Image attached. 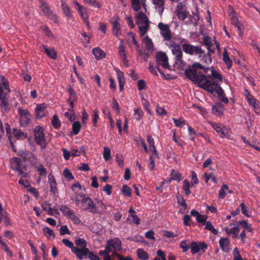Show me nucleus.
<instances>
[{
  "mask_svg": "<svg viewBox=\"0 0 260 260\" xmlns=\"http://www.w3.org/2000/svg\"><path fill=\"white\" fill-rule=\"evenodd\" d=\"M203 69L205 73H207L208 68H204L199 62H194L191 67L185 71L186 76L191 80L194 84H197L199 86L207 91L213 93L216 92L217 94H222L223 89L220 86H216L214 88L215 82L206 78V75H203L200 70Z\"/></svg>",
  "mask_w": 260,
  "mask_h": 260,
  "instance_id": "nucleus-1",
  "label": "nucleus"
},
{
  "mask_svg": "<svg viewBox=\"0 0 260 260\" xmlns=\"http://www.w3.org/2000/svg\"><path fill=\"white\" fill-rule=\"evenodd\" d=\"M71 199L73 200L76 206L82 210L91 213H97V208L92 200L84 194L78 193L74 199L72 198H71Z\"/></svg>",
  "mask_w": 260,
  "mask_h": 260,
  "instance_id": "nucleus-2",
  "label": "nucleus"
},
{
  "mask_svg": "<svg viewBox=\"0 0 260 260\" xmlns=\"http://www.w3.org/2000/svg\"><path fill=\"white\" fill-rule=\"evenodd\" d=\"M165 44L171 50L175 56V64L177 68L182 69L185 67L186 63L183 59V53L180 45L172 40L166 42Z\"/></svg>",
  "mask_w": 260,
  "mask_h": 260,
  "instance_id": "nucleus-3",
  "label": "nucleus"
},
{
  "mask_svg": "<svg viewBox=\"0 0 260 260\" xmlns=\"http://www.w3.org/2000/svg\"><path fill=\"white\" fill-rule=\"evenodd\" d=\"M0 85L8 92L11 90L9 86L8 80L3 75L0 76ZM4 90L0 86V109L2 112H6L9 110L8 103L5 98L3 97Z\"/></svg>",
  "mask_w": 260,
  "mask_h": 260,
  "instance_id": "nucleus-4",
  "label": "nucleus"
},
{
  "mask_svg": "<svg viewBox=\"0 0 260 260\" xmlns=\"http://www.w3.org/2000/svg\"><path fill=\"white\" fill-rule=\"evenodd\" d=\"M137 24L138 26L140 35L144 37L149 28L150 22L145 14L139 12L136 16Z\"/></svg>",
  "mask_w": 260,
  "mask_h": 260,
  "instance_id": "nucleus-5",
  "label": "nucleus"
},
{
  "mask_svg": "<svg viewBox=\"0 0 260 260\" xmlns=\"http://www.w3.org/2000/svg\"><path fill=\"white\" fill-rule=\"evenodd\" d=\"M157 27L159 30V34L165 43L173 40L172 32L169 24L161 22L158 23Z\"/></svg>",
  "mask_w": 260,
  "mask_h": 260,
  "instance_id": "nucleus-6",
  "label": "nucleus"
},
{
  "mask_svg": "<svg viewBox=\"0 0 260 260\" xmlns=\"http://www.w3.org/2000/svg\"><path fill=\"white\" fill-rule=\"evenodd\" d=\"M34 133L36 143L40 145L42 149H45L46 147V140L43 127L39 125L36 126L34 129Z\"/></svg>",
  "mask_w": 260,
  "mask_h": 260,
  "instance_id": "nucleus-7",
  "label": "nucleus"
},
{
  "mask_svg": "<svg viewBox=\"0 0 260 260\" xmlns=\"http://www.w3.org/2000/svg\"><path fill=\"white\" fill-rule=\"evenodd\" d=\"M156 63L157 70L161 74L162 73L159 69L160 66H161L164 69H169L170 68V66L168 62V57L165 52H159L157 53Z\"/></svg>",
  "mask_w": 260,
  "mask_h": 260,
  "instance_id": "nucleus-8",
  "label": "nucleus"
},
{
  "mask_svg": "<svg viewBox=\"0 0 260 260\" xmlns=\"http://www.w3.org/2000/svg\"><path fill=\"white\" fill-rule=\"evenodd\" d=\"M182 48L185 53L191 55H201L204 53V51L199 46H193L189 43L183 44Z\"/></svg>",
  "mask_w": 260,
  "mask_h": 260,
  "instance_id": "nucleus-9",
  "label": "nucleus"
},
{
  "mask_svg": "<svg viewBox=\"0 0 260 260\" xmlns=\"http://www.w3.org/2000/svg\"><path fill=\"white\" fill-rule=\"evenodd\" d=\"M110 23L112 25V34L113 35L116 37L121 36L122 30L119 18L117 16L114 15L111 19Z\"/></svg>",
  "mask_w": 260,
  "mask_h": 260,
  "instance_id": "nucleus-10",
  "label": "nucleus"
},
{
  "mask_svg": "<svg viewBox=\"0 0 260 260\" xmlns=\"http://www.w3.org/2000/svg\"><path fill=\"white\" fill-rule=\"evenodd\" d=\"M126 41L128 43V47L131 49H132L134 46L140 55L142 54V51L140 48L139 43L136 39V36L134 33L133 32L127 33Z\"/></svg>",
  "mask_w": 260,
  "mask_h": 260,
  "instance_id": "nucleus-11",
  "label": "nucleus"
},
{
  "mask_svg": "<svg viewBox=\"0 0 260 260\" xmlns=\"http://www.w3.org/2000/svg\"><path fill=\"white\" fill-rule=\"evenodd\" d=\"M210 125L216 131L217 133L220 134L222 138H229L230 136V130L222 124H218L214 122H209Z\"/></svg>",
  "mask_w": 260,
  "mask_h": 260,
  "instance_id": "nucleus-12",
  "label": "nucleus"
},
{
  "mask_svg": "<svg viewBox=\"0 0 260 260\" xmlns=\"http://www.w3.org/2000/svg\"><path fill=\"white\" fill-rule=\"evenodd\" d=\"M207 244L204 242H192L190 244V249L192 254H194L201 250H203V252H205V250L207 249Z\"/></svg>",
  "mask_w": 260,
  "mask_h": 260,
  "instance_id": "nucleus-13",
  "label": "nucleus"
},
{
  "mask_svg": "<svg viewBox=\"0 0 260 260\" xmlns=\"http://www.w3.org/2000/svg\"><path fill=\"white\" fill-rule=\"evenodd\" d=\"M73 5L74 6V8L79 12L81 17L83 19L84 21L89 19L87 9L81 5L76 0H74L73 1Z\"/></svg>",
  "mask_w": 260,
  "mask_h": 260,
  "instance_id": "nucleus-14",
  "label": "nucleus"
},
{
  "mask_svg": "<svg viewBox=\"0 0 260 260\" xmlns=\"http://www.w3.org/2000/svg\"><path fill=\"white\" fill-rule=\"evenodd\" d=\"M106 246L109 249H113L114 251H120L122 249L121 242L117 238L107 240Z\"/></svg>",
  "mask_w": 260,
  "mask_h": 260,
  "instance_id": "nucleus-15",
  "label": "nucleus"
},
{
  "mask_svg": "<svg viewBox=\"0 0 260 260\" xmlns=\"http://www.w3.org/2000/svg\"><path fill=\"white\" fill-rule=\"evenodd\" d=\"M210 71L211 74L206 76V78H209V80L215 82V84L213 87L214 88H216V86H219L217 83V82L222 81V76L213 69H211Z\"/></svg>",
  "mask_w": 260,
  "mask_h": 260,
  "instance_id": "nucleus-16",
  "label": "nucleus"
},
{
  "mask_svg": "<svg viewBox=\"0 0 260 260\" xmlns=\"http://www.w3.org/2000/svg\"><path fill=\"white\" fill-rule=\"evenodd\" d=\"M41 11L46 16L53 20L55 22H57V17L55 14H53L49 9L48 6L43 1H41V5L40 6Z\"/></svg>",
  "mask_w": 260,
  "mask_h": 260,
  "instance_id": "nucleus-17",
  "label": "nucleus"
},
{
  "mask_svg": "<svg viewBox=\"0 0 260 260\" xmlns=\"http://www.w3.org/2000/svg\"><path fill=\"white\" fill-rule=\"evenodd\" d=\"M156 12L161 16L165 9V0H151Z\"/></svg>",
  "mask_w": 260,
  "mask_h": 260,
  "instance_id": "nucleus-18",
  "label": "nucleus"
},
{
  "mask_svg": "<svg viewBox=\"0 0 260 260\" xmlns=\"http://www.w3.org/2000/svg\"><path fill=\"white\" fill-rule=\"evenodd\" d=\"M230 240L228 238H220L219 240V244L221 249L226 253L230 251Z\"/></svg>",
  "mask_w": 260,
  "mask_h": 260,
  "instance_id": "nucleus-19",
  "label": "nucleus"
},
{
  "mask_svg": "<svg viewBox=\"0 0 260 260\" xmlns=\"http://www.w3.org/2000/svg\"><path fill=\"white\" fill-rule=\"evenodd\" d=\"M236 223H237L236 226L232 228H229V227L226 226L225 227L224 229V231L226 233V235H230L232 234V237L234 239H236L238 238V234L240 231V228L238 224V222L236 221Z\"/></svg>",
  "mask_w": 260,
  "mask_h": 260,
  "instance_id": "nucleus-20",
  "label": "nucleus"
},
{
  "mask_svg": "<svg viewBox=\"0 0 260 260\" xmlns=\"http://www.w3.org/2000/svg\"><path fill=\"white\" fill-rule=\"evenodd\" d=\"M18 155L23 158L24 161H28L32 162L37 160L36 156L30 152L20 150L18 152Z\"/></svg>",
  "mask_w": 260,
  "mask_h": 260,
  "instance_id": "nucleus-21",
  "label": "nucleus"
},
{
  "mask_svg": "<svg viewBox=\"0 0 260 260\" xmlns=\"http://www.w3.org/2000/svg\"><path fill=\"white\" fill-rule=\"evenodd\" d=\"M72 252L76 255L79 259H82L88 255V253H89V250L87 248H79L76 247L74 248Z\"/></svg>",
  "mask_w": 260,
  "mask_h": 260,
  "instance_id": "nucleus-22",
  "label": "nucleus"
},
{
  "mask_svg": "<svg viewBox=\"0 0 260 260\" xmlns=\"http://www.w3.org/2000/svg\"><path fill=\"white\" fill-rule=\"evenodd\" d=\"M47 106L45 104L38 105L35 108L36 117L38 119H41L45 116V110Z\"/></svg>",
  "mask_w": 260,
  "mask_h": 260,
  "instance_id": "nucleus-23",
  "label": "nucleus"
},
{
  "mask_svg": "<svg viewBox=\"0 0 260 260\" xmlns=\"http://www.w3.org/2000/svg\"><path fill=\"white\" fill-rule=\"evenodd\" d=\"M61 8L63 11V13L65 15L67 18L68 19H70L71 18L73 17V12L71 8L64 1V0H61Z\"/></svg>",
  "mask_w": 260,
  "mask_h": 260,
  "instance_id": "nucleus-24",
  "label": "nucleus"
},
{
  "mask_svg": "<svg viewBox=\"0 0 260 260\" xmlns=\"http://www.w3.org/2000/svg\"><path fill=\"white\" fill-rule=\"evenodd\" d=\"M115 71L116 72L117 80L119 83V90L120 91H122L123 89L124 85L125 83V78L124 76V74L117 68L115 69Z\"/></svg>",
  "mask_w": 260,
  "mask_h": 260,
  "instance_id": "nucleus-25",
  "label": "nucleus"
},
{
  "mask_svg": "<svg viewBox=\"0 0 260 260\" xmlns=\"http://www.w3.org/2000/svg\"><path fill=\"white\" fill-rule=\"evenodd\" d=\"M47 55L53 59H56L57 53L53 48H47L45 45L42 44L41 47Z\"/></svg>",
  "mask_w": 260,
  "mask_h": 260,
  "instance_id": "nucleus-26",
  "label": "nucleus"
},
{
  "mask_svg": "<svg viewBox=\"0 0 260 260\" xmlns=\"http://www.w3.org/2000/svg\"><path fill=\"white\" fill-rule=\"evenodd\" d=\"M11 168L14 170H19L22 166L20 158L18 157H13L10 161Z\"/></svg>",
  "mask_w": 260,
  "mask_h": 260,
  "instance_id": "nucleus-27",
  "label": "nucleus"
},
{
  "mask_svg": "<svg viewBox=\"0 0 260 260\" xmlns=\"http://www.w3.org/2000/svg\"><path fill=\"white\" fill-rule=\"evenodd\" d=\"M92 52L96 60L102 59L106 56V53L99 47L93 48Z\"/></svg>",
  "mask_w": 260,
  "mask_h": 260,
  "instance_id": "nucleus-28",
  "label": "nucleus"
},
{
  "mask_svg": "<svg viewBox=\"0 0 260 260\" xmlns=\"http://www.w3.org/2000/svg\"><path fill=\"white\" fill-rule=\"evenodd\" d=\"M142 43L145 45L146 49L149 51H153L154 50V46L152 40L146 36L142 40Z\"/></svg>",
  "mask_w": 260,
  "mask_h": 260,
  "instance_id": "nucleus-29",
  "label": "nucleus"
},
{
  "mask_svg": "<svg viewBox=\"0 0 260 260\" xmlns=\"http://www.w3.org/2000/svg\"><path fill=\"white\" fill-rule=\"evenodd\" d=\"M223 60L226 64L227 69H230L232 67L233 63L232 60L230 58L228 50L226 48L223 49Z\"/></svg>",
  "mask_w": 260,
  "mask_h": 260,
  "instance_id": "nucleus-30",
  "label": "nucleus"
},
{
  "mask_svg": "<svg viewBox=\"0 0 260 260\" xmlns=\"http://www.w3.org/2000/svg\"><path fill=\"white\" fill-rule=\"evenodd\" d=\"M48 181L49 183L51 191L55 193L57 191L56 180L54 176L49 174L48 176Z\"/></svg>",
  "mask_w": 260,
  "mask_h": 260,
  "instance_id": "nucleus-31",
  "label": "nucleus"
},
{
  "mask_svg": "<svg viewBox=\"0 0 260 260\" xmlns=\"http://www.w3.org/2000/svg\"><path fill=\"white\" fill-rule=\"evenodd\" d=\"M204 45L207 47V48L209 52L214 53V49L212 48V43L211 38L208 36H206L203 38Z\"/></svg>",
  "mask_w": 260,
  "mask_h": 260,
  "instance_id": "nucleus-32",
  "label": "nucleus"
},
{
  "mask_svg": "<svg viewBox=\"0 0 260 260\" xmlns=\"http://www.w3.org/2000/svg\"><path fill=\"white\" fill-rule=\"evenodd\" d=\"M57 210H59L60 212H61L62 214L63 215L68 217L71 213V212L73 211V210H71L70 208L64 205H59L57 207Z\"/></svg>",
  "mask_w": 260,
  "mask_h": 260,
  "instance_id": "nucleus-33",
  "label": "nucleus"
},
{
  "mask_svg": "<svg viewBox=\"0 0 260 260\" xmlns=\"http://www.w3.org/2000/svg\"><path fill=\"white\" fill-rule=\"evenodd\" d=\"M237 222L238 225L239 226H242L243 231H247L249 232H251L252 231V228H251V225L248 223V222L246 220H242Z\"/></svg>",
  "mask_w": 260,
  "mask_h": 260,
  "instance_id": "nucleus-34",
  "label": "nucleus"
},
{
  "mask_svg": "<svg viewBox=\"0 0 260 260\" xmlns=\"http://www.w3.org/2000/svg\"><path fill=\"white\" fill-rule=\"evenodd\" d=\"M127 221L129 223H134L137 225H139L140 223V219L136 214V213L128 215L127 218Z\"/></svg>",
  "mask_w": 260,
  "mask_h": 260,
  "instance_id": "nucleus-35",
  "label": "nucleus"
},
{
  "mask_svg": "<svg viewBox=\"0 0 260 260\" xmlns=\"http://www.w3.org/2000/svg\"><path fill=\"white\" fill-rule=\"evenodd\" d=\"M190 242L188 239L182 241L179 244L180 247L182 249L183 252H185L190 249Z\"/></svg>",
  "mask_w": 260,
  "mask_h": 260,
  "instance_id": "nucleus-36",
  "label": "nucleus"
},
{
  "mask_svg": "<svg viewBox=\"0 0 260 260\" xmlns=\"http://www.w3.org/2000/svg\"><path fill=\"white\" fill-rule=\"evenodd\" d=\"M190 184L188 180L187 179H185L183 181L182 189L186 196H188L191 193V191L190 190Z\"/></svg>",
  "mask_w": 260,
  "mask_h": 260,
  "instance_id": "nucleus-37",
  "label": "nucleus"
},
{
  "mask_svg": "<svg viewBox=\"0 0 260 260\" xmlns=\"http://www.w3.org/2000/svg\"><path fill=\"white\" fill-rule=\"evenodd\" d=\"M137 254L139 258L141 260H147L148 259V253L142 249H138Z\"/></svg>",
  "mask_w": 260,
  "mask_h": 260,
  "instance_id": "nucleus-38",
  "label": "nucleus"
},
{
  "mask_svg": "<svg viewBox=\"0 0 260 260\" xmlns=\"http://www.w3.org/2000/svg\"><path fill=\"white\" fill-rule=\"evenodd\" d=\"M35 167L37 169V171L39 172V174L41 176H45L46 175L47 170L42 164L37 162L36 165L35 166Z\"/></svg>",
  "mask_w": 260,
  "mask_h": 260,
  "instance_id": "nucleus-39",
  "label": "nucleus"
},
{
  "mask_svg": "<svg viewBox=\"0 0 260 260\" xmlns=\"http://www.w3.org/2000/svg\"><path fill=\"white\" fill-rule=\"evenodd\" d=\"M199 19V16L198 14L192 13V15L189 17V20L186 23L187 24H192L195 25L197 24Z\"/></svg>",
  "mask_w": 260,
  "mask_h": 260,
  "instance_id": "nucleus-40",
  "label": "nucleus"
},
{
  "mask_svg": "<svg viewBox=\"0 0 260 260\" xmlns=\"http://www.w3.org/2000/svg\"><path fill=\"white\" fill-rule=\"evenodd\" d=\"M51 123L53 126V127L55 129L59 128L61 126V122L56 115H54L53 116Z\"/></svg>",
  "mask_w": 260,
  "mask_h": 260,
  "instance_id": "nucleus-41",
  "label": "nucleus"
},
{
  "mask_svg": "<svg viewBox=\"0 0 260 260\" xmlns=\"http://www.w3.org/2000/svg\"><path fill=\"white\" fill-rule=\"evenodd\" d=\"M201 55H199V56L201 57L202 61L207 64H210L212 63V59L209 53L204 54L203 56H201Z\"/></svg>",
  "mask_w": 260,
  "mask_h": 260,
  "instance_id": "nucleus-42",
  "label": "nucleus"
},
{
  "mask_svg": "<svg viewBox=\"0 0 260 260\" xmlns=\"http://www.w3.org/2000/svg\"><path fill=\"white\" fill-rule=\"evenodd\" d=\"M170 176L172 177V179L173 180L176 181L177 182L180 181L182 179V176L181 174L177 171H175V170H172Z\"/></svg>",
  "mask_w": 260,
  "mask_h": 260,
  "instance_id": "nucleus-43",
  "label": "nucleus"
},
{
  "mask_svg": "<svg viewBox=\"0 0 260 260\" xmlns=\"http://www.w3.org/2000/svg\"><path fill=\"white\" fill-rule=\"evenodd\" d=\"M226 190H228V186L225 184H223L221 188L219 190L218 197L219 199H223L226 193Z\"/></svg>",
  "mask_w": 260,
  "mask_h": 260,
  "instance_id": "nucleus-44",
  "label": "nucleus"
},
{
  "mask_svg": "<svg viewBox=\"0 0 260 260\" xmlns=\"http://www.w3.org/2000/svg\"><path fill=\"white\" fill-rule=\"evenodd\" d=\"M69 218L75 224H79L81 223V221L79 219V218L76 215L74 211L71 212L70 215L68 216Z\"/></svg>",
  "mask_w": 260,
  "mask_h": 260,
  "instance_id": "nucleus-45",
  "label": "nucleus"
},
{
  "mask_svg": "<svg viewBox=\"0 0 260 260\" xmlns=\"http://www.w3.org/2000/svg\"><path fill=\"white\" fill-rule=\"evenodd\" d=\"M118 54L120 57L126 56L125 52V47L123 45V40L120 42L119 46L118 47Z\"/></svg>",
  "mask_w": 260,
  "mask_h": 260,
  "instance_id": "nucleus-46",
  "label": "nucleus"
},
{
  "mask_svg": "<svg viewBox=\"0 0 260 260\" xmlns=\"http://www.w3.org/2000/svg\"><path fill=\"white\" fill-rule=\"evenodd\" d=\"M75 243L77 246L81 248H87V242L84 239L79 238L76 239Z\"/></svg>",
  "mask_w": 260,
  "mask_h": 260,
  "instance_id": "nucleus-47",
  "label": "nucleus"
},
{
  "mask_svg": "<svg viewBox=\"0 0 260 260\" xmlns=\"http://www.w3.org/2000/svg\"><path fill=\"white\" fill-rule=\"evenodd\" d=\"M205 229L210 231L211 232H212L213 234L216 235L218 233L217 231L214 228L212 223L209 221H207L205 223Z\"/></svg>",
  "mask_w": 260,
  "mask_h": 260,
  "instance_id": "nucleus-48",
  "label": "nucleus"
},
{
  "mask_svg": "<svg viewBox=\"0 0 260 260\" xmlns=\"http://www.w3.org/2000/svg\"><path fill=\"white\" fill-rule=\"evenodd\" d=\"M31 116H26V117H22L20 118V124L21 126L25 127L29 123V121L30 120Z\"/></svg>",
  "mask_w": 260,
  "mask_h": 260,
  "instance_id": "nucleus-49",
  "label": "nucleus"
},
{
  "mask_svg": "<svg viewBox=\"0 0 260 260\" xmlns=\"http://www.w3.org/2000/svg\"><path fill=\"white\" fill-rule=\"evenodd\" d=\"M42 208L43 210L46 211L48 214L53 215L52 209L50 204L47 203H43L42 205Z\"/></svg>",
  "mask_w": 260,
  "mask_h": 260,
  "instance_id": "nucleus-50",
  "label": "nucleus"
},
{
  "mask_svg": "<svg viewBox=\"0 0 260 260\" xmlns=\"http://www.w3.org/2000/svg\"><path fill=\"white\" fill-rule=\"evenodd\" d=\"M204 177L205 178V181L206 183H207L209 180L211 179L214 184L217 183L216 178L212 173H210L209 174L207 173H205L204 175Z\"/></svg>",
  "mask_w": 260,
  "mask_h": 260,
  "instance_id": "nucleus-51",
  "label": "nucleus"
},
{
  "mask_svg": "<svg viewBox=\"0 0 260 260\" xmlns=\"http://www.w3.org/2000/svg\"><path fill=\"white\" fill-rule=\"evenodd\" d=\"M134 116L135 119L139 121L142 117L143 115V112L142 110L140 108L135 109L134 110Z\"/></svg>",
  "mask_w": 260,
  "mask_h": 260,
  "instance_id": "nucleus-52",
  "label": "nucleus"
},
{
  "mask_svg": "<svg viewBox=\"0 0 260 260\" xmlns=\"http://www.w3.org/2000/svg\"><path fill=\"white\" fill-rule=\"evenodd\" d=\"M81 124L79 122L76 121L72 125V131L74 135H77L80 130Z\"/></svg>",
  "mask_w": 260,
  "mask_h": 260,
  "instance_id": "nucleus-53",
  "label": "nucleus"
},
{
  "mask_svg": "<svg viewBox=\"0 0 260 260\" xmlns=\"http://www.w3.org/2000/svg\"><path fill=\"white\" fill-rule=\"evenodd\" d=\"M43 231L44 232V234L46 235V236L48 238H50L51 237H55L54 232L50 228L48 227H45L43 229Z\"/></svg>",
  "mask_w": 260,
  "mask_h": 260,
  "instance_id": "nucleus-54",
  "label": "nucleus"
},
{
  "mask_svg": "<svg viewBox=\"0 0 260 260\" xmlns=\"http://www.w3.org/2000/svg\"><path fill=\"white\" fill-rule=\"evenodd\" d=\"M103 157L106 161H108L111 157V150L108 147L104 148Z\"/></svg>",
  "mask_w": 260,
  "mask_h": 260,
  "instance_id": "nucleus-55",
  "label": "nucleus"
},
{
  "mask_svg": "<svg viewBox=\"0 0 260 260\" xmlns=\"http://www.w3.org/2000/svg\"><path fill=\"white\" fill-rule=\"evenodd\" d=\"M212 113L217 116H221L223 115V112L221 108L217 106H213L212 108Z\"/></svg>",
  "mask_w": 260,
  "mask_h": 260,
  "instance_id": "nucleus-56",
  "label": "nucleus"
},
{
  "mask_svg": "<svg viewBox=\"0 0 260 260\" xmlns=\"http://www.w3.org/2000/svg\"><path fill=\"white\" fill-rule=\"evenodd\" d=\"M162 235L163 237H165L168 238H173L176 237L178 236V234L171 231H163Z\"/></svg>",
  "mask_w": 260,
  "mask_h": 260,
  "instance_id": "nucleus-57",
  "label": "nucleus"
},
{
  "mask_svg": "<svg viewBox=\"0 0 260 260\" xmlns=\"http://www.w3.org/2000/svg\"><path fill=\"white\" fill-rule=\"evenodd\" d=\"M64 177L68 180H71L74 179V177L69 170L65 168L63 171Z\"/></svg>",
  "mask_w": 260,
  "mask_h": 260,
  "instance_id": "nucleus-58",
  "label": "nucleus"
},
{
  "mask_svg": "<svg viewBox=\"0 0 260 260\" xmlns=\"http://www.w3.org/2000/svg\"><path fill=\"white\" fill-rule=\"evenodd\" d=\"M112 252V249H109L106 245L105 250H100L99 254L100 255L104 256V257H108L110 256V253Z\"/></svg>",
  "mask_w": 260,
  "mask_h": 260,
  "instance_id": "nucleus-59",
  "label": "nucleus"
},
{
  "mask_svg": "<svg viewBox=\"0 0 260 260\" xmlns=\"http://www.w3.org/2000/svg\"><path fill=\"white\" fill-rule=\"evenodd\" d=\"M133 8L134 11H138L141 9L139 0H131Z\"/></svg>",
  "mask_w": 260,
  "mask_h": 260,
  "instance_id": "nucleus-60",
  "label": "nucleus"
},
{
  "mask_svg": "<svg viewBox=\"0 0 260 260\" xmlns=\"http://www.w3.org/2000/svg\"><path fill=\"white\" fill-rule=\"evenodd\" d=\"M62 242L67 247L70 248L71 249L72 251H73L74 248H75V246H74V244L72 242L70 241L69 240L67 239H63L62 240Z\"/></svg>",
  "mask_w": 260,
  "mask_h": 260,
  "instance_id": "nucleus-61",
  "label": "nucleus"
},
{
  "mask_svg": "<svg viewBox=\"0 0 260 260\" xmlns=\"http://www.w3.org/2000/svg\"><path fill=\"white\" fill-rule=\"evenodd\" d=\"M241 210L242 213L246 217H250V214H249L248 208L245 206V205L242 203L240 204Z\"/></svg>",
  "mask_w": 260,
  "mask_h": 260,
  "instance_id": "nucleus-62",
  "label": "nucleus"
},
{
  "mask_svg": "<svg viewBox=\"0 0 260 260\" xmlns=\"http://www.w3.org/2000/svg\"><path fill=\"white\" fill-rule=\"evenodd\" d=\"M177 15L180 20H185L188 18V13L186 11H181L178 13Z\"/></svg>",
  "mask_w": 260,
  "mask_h": 260,
  "instance_id": "nucleus-63",
  "label": "nucleus"
},
{
  "mask_svg": "<svg viewBox=\"0 0 260 260\" xmlns=\"http://www.w3.org/2000/svg\"><path fill=\"white\" fill-rule=\"evenodd\" d=\"M234 260H242V258L241 256L239 251L237 247L235 248L233 250Z\"/></svg>",
  "mask_w": 260,
  "mask_h": 260,
  "instance_id": "nucleus-64",
  "label": "nucleus"
}]
</instances>
